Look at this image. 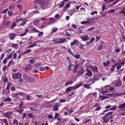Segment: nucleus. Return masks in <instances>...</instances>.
<instances>
[{"label": "nucleus", "instance_id": "obj_1", "mask_svg": "<svg viewBox=\"0 0 125 125\" xmlns=\"http://www.w3.org/2000/svg\"><path fill=\"white\" fill-rule=\"evenodd\" d=\"M112 114V112H109L107 114H106L105 116L102 117V119L104 121L103 123H107L108 122L109 120V119H112V118L113 116L112 115L110 116L109 118L107 117V116H109L110 115H111Z\"/></svg>", "mask_w": 125, "mask_h": 125}, {"label": "nucleus", "instance_id": "obj_2", "mask_svg": "<svg viewBox=\"0 0 125 125\" xmlns=\"http://www.w3.org/2000/svg\"><path fill=\"white\" fill-rule=\"evenodd\" d=\"M110 87V86L109 85H106L104 87L100 89V90L102 91L100 92V93H107L109 91V88Z\"/></svg>", "mask_w": 125, "mask_h": 125}, {"label": "nucleus", "instance_id": "obj_3", "mask_svg": "<svg viewBox=\"0 0 125 125\" xmlns=\"http://www.w3.org/2000/svg\"><path fill=\"white\" fill-rule=\"evenodd\" d=\"M21 73L18 72L15 73L12 75V78L14 79H20L21 78Z\"/></svg>", "mask_w": 125, "mask_h": 125}, {"label": "nucleus", "instance_id": "obj_4", "mask_svg": "<svg viewBox=\"0 0 125 125\" xmlns=\"http://www.w3.org/2000/svg\"><path fill=\"white\" fill-rule=\"evenodd\" d=\"M114 94H110V93L105 94L106 96H99V98H101V100H104L105 99L108 98L112 95H113Z\"/></svg>", "mask_w": 125, "mask_h": 125}, {"label": "nucleus", "instance_id": "obj_5", "mask_svg": "<svg viewBox=\"0 0 125 125\" xmlns=\"http://www.w3.org/2000/svg\"><path fill=\"white\" fill-rule=\"evenodd\" d=\"M13 113L12 112H9L6 113H4L3 115L4 116L6 117H8V118L10 119L11 117V115Z\"/></svg>", "mask_w": 125, "mask_h": 125}, {"label": "nucleus", "instance_id": "obj_6", "mask_svg": "<svg viewBox=\"0 0 125 125\" xmlns=\"http://www.w3.org/2000/svg\"><path fill=\"white\" fill-rule=\"evenodd\" d=\"M25 80L29 81L31 83L33 82L34 81V79L33 78H31L28 75H25Z\"/></svg>", "mask_w": 125, "mask_h": 125}, {"label": "nucleus", "instance_id": "obj_7", "mask_svg": "<svg viewBox=\"0 0 125 125\" xmlns=\"http://www.w3.org/2000/svg\"><path fill=\"white\" fill-rule=\"evenodd\" d=\"M81 39L83 40V41H86L90 39V37L87 35H84L80 37Z\"/></svg>", "mask_w": 125, "mask_h": 125}, {"label": "nucleus", "instance_id": "obj_8", "mask_svg": "<svg viewBox=\"0 0 125 125\" xmlns=\"http://www.w3.org/2000/svg\"><path fill=\"white\" fill-rule=\"evenodd\" d=\"M119 1V0H110L108 2H111V1H113V3L110 5L111 6H113L115 4L117 3Z\"/></svg>", "mask_w": 125, "mask_h": 125}, {"label": "nucleus", "instance_id": "obj_9", "mask_svg": "<svg viewBox=\"0 0 125 125\" xmlns=\"http://www.w3.org/2000/svg\"><path fill=\"white\" fill-rule=\"evenodd\" d=\"M86 70L87 72L85 73L86 75H87L89 76H91L92 75L93 73L90 70L88 69H86Z\"/></svg>", "mask_w": 125, "mask_h": 125}, {"label": "nucleus", "instance_id": "obj_10", "mask_svg": "<svg viewBox=\"0 0 125 125\" xmlns=\"http://www.w3.org/2000/svg\"><path fill=\"white\" fill-rule=\"evenodd\" d=\"M16 35L15 34L12 33L9 35V37L11 40H13L15 37Z\"/></svg>", "mask_w": 125, "mask_h": 125}, {"label": "nucleus", "instance_id": "obj_11", "mask_svg": "<svg viewBox=\"0 0 125 125\" xmlns=\"http://www.w3.org/2000/svg\"><path fill=\"white\" fill-rule=\"evenodd\" d=\"M32 67V66L30 64L27 65L26 67V69L28 71H29L31 69Z\"/></svg>", "mask_w": 125, "mask_h": 125}, {"label": "nucleus", "instance_id": "obj_12", "mask_svg": "<svg viewBox=\"0 0 125 125\" xmlns=\"http://www.w3.org/2000/svg\"><path fill=\"white\" fill-rule=\"evenodd\" d=\"M59 107V105L57 104H56L53 106V110L55 111H58L59 110L58 107Z\"/></svg>", "mask_w": 125, "mask_h": 125}, {"label": "nucleus", "instance_id": "obj_13", "mask_svg": "<svg viewBox=\"0 0 125 125\" xmlns=\"http://www.w3.org/2000/svg\"><path fill=\"white\" fill-rule=\"evenodd\" d=\"M91 68L94 71L97 72V71L98 68L96 66H91Z\"/></svg>", "mask_w": 125, "mask_h": 125}, {"label": "nucleus", "instance_id": "obj_14", "mask_svg": "<svg viewBox=\"0 0 125 125\" xmlns=\"http://www.w3.org/2000/svg\"><path fill=\"white\" fill-rule=\"evenodd\" d=\"M73 66L74 67V73H75L77 71V70L78 67V65L77 64H75V66L73 65Z\"/></svg>", "mask_w": 125, "mask_h": 125}, {"label": "nucleus", "instance_id": "obj_15", "mask_svg": "<svg viewBox=\"0 0 125 125\" xmlns=\"http://www.w3.org/2000/svg\"><path fill=\"white\" fill-rule=\"evenodd\" d=\"M36 2L40 4H42L44 2V1L42 0H37L36 1Z\"/></svg>", "mask_w": 125, "mask_h": 125}, {"label": "nucleus", "instance_id": "obj_16", "mask_svg": "<svg viewBox=\"0 0 125 125\" xmlns=\"http://www.w3.org/2000/svg\"><path fill=\"white\" fill-rule=\"evenodd\" d=\"M122 82L120 81H118L115 85V86L116 87L120 86L122 84Z\"/></svg>", "mask_w": 125, "mask_h": 125}, {"label": "nucleus", "instance_id": "obj_17", "mask_svg": "<svg viewBox=\"0 0 125 125\" xmlns=\"http://www.w3.org/2000/svg\"><path fill=\"white\" fill-rule=\"evenodd\" d=\"M12 47L14 48H18V44H17L12 43Z\"/></svg>", "mask_w": 125, "mask_h": 125}, {"label": "nucleus", "instance_id": "obj_18", "mask_svg": "<svg viewBox=\"0 0 125 125\" xmlns=\"http://www.w3.org/2000/svg\"><path fill=\"white\" fill-rule=\"evenodd\" d=\"M110 63L109 61H108L106 62V63L104 62H103V64L105 67H107L109 64Z\"/></svg>", "mask_w": 125, "mask_h": 125}, {"label": "nucleus", "instance_id": "obj_19", "mask_svg": "<svg viewBox=\"0 0 125 125\" xmlns=\"http://www.w3.org/2000/svg\"><path fill=\"white\" fill-rule=\"evenodd\" d=\"M125 107V103H124L122 104H120L118 106V108L120 109H121Z\"/></svg>", "mask_w": 125, "mask_h": 125}, {"label": "nucleus", "instance_id": "obj_20", "mask_svg": "<svg viewBox=\"0 0 125 125\" xmlns=\"http://www.w3.org/2000/svg\"><path fill=\"white\" fill-rule=\"evenodd\" d=\"M16 25L17 24L15 22H13L12 25L10 27V29L11 30H13V28L16 26Z\"/></svg>", "mask_w": 125, "mask_h": 125}, {"label": "nucleus", "instance_id": "obj_21", "mask_svg": "<svg viewBox=\"0 0 125 125\" xmlns=\"http://www.w3.org/2000/svg\"><path fill=\"white\" fill-rule=\"evenodd\" d=\"M97 80H98L96 79V76L93 77V78L91 80V81L92 82V84H93L95 81Z\"/></svg>", "mask_w": 125, "mask_h": 125}, {"label": "nucleus", "instance_id": "obj_22", "mask_svg": "<svg viewBox=\"0 0 125 125\" xmlns=\"http://www.w3.org/2000/svg\"><path fill=\"white\" fill-rule=\"evenodd\" d=\"M70 5L69 3H67L66 5L64 7V10L69 8Z\"/></svg>", "mask_w": 125, "mask_h": 125}, {"label": "nucleus", "instance_id": "obj_23", "mask_svg": "<svg viewBox=\"0 0 125 125\" xmlns=\"http://www.w3.org/2000/svg\"><path fill=\"white\" fill-rule=\"evenodd\" d=\"M59 42L60 43H63L64 42L66 41V40L65 39H62V38H60L59 39Z\"/></svg>", "mask_w": 125, "mask_h": 125}, {"label": "nucleus", "instance_id": "obj_24", "mask_svg": "<svg viewBox=\"0 0 125 125\" xmlns=\"http://www.w3.org/2000/svg\"><path fill=\"white\" fill-rule=\"evenodd\" d=\"M90 23V21H84V22H81V24H89Z\"/></svg>", "mask_w": 125, "mask_h": 125}, {"label": "nucleus", "instance_id": "obj_25", "mask_svg": "<svg viewBox=\"0 0 125 125\" xmlns=\"http://www.w3.org/2000/svg\"><path fill=\"white\" fill-rule=\"evenodd\" d=\"M35 62V60L34 59H31L29 60V62L31 64H33Z\"/></svg>", "mask_w": 125, "mask_h": 125}, {"label": "nucleus", "instance_id": "obj_26", "mask_svg": "<svg viewBox=\"0 0 125 125\" xmlns=\"http://www.w3.org/2000/svg\"><path fill=\"white\" fill-rule=\"evenodd\" d=\"M50 21L51 23H53L55 22V19L53 18H50Z\"/></svg>", "mask_w": 125, "mask_h": 125}, {"label": "nucleus", "instance_id": "obj_27", "mask_svg": "<svg viewBox=\"0 0 125 125\" xmlns=\"http://www.w3.org/2000/svg\"><path fill=\"white\" fill-rule=\"evenodd\" d=\"M72 87H70L68 88L66 90V92L67 93H68V92H70L72 90Z\"/></svg>", "mask_w": 125, "mask_h": 125}, {"label": "nucleus", "instance_id": "obj_28", "mask_svg": "<svg viewBox=\"0 0 125 125\" xmlns=\"http://www.w3.org/2000/svg\"><path fill=\"white\" fill-rule=\"evenodd\" d=\"M27 22V20H26V19H25L21 23H20V25H24Z\"/></svg>", "mask_w": 125, "mask_h": 125}, {"label": "nucleus", "instance_id": "obj_29", "mask_svg": "<svg viewBox=\"0 0 125 125\" xmlns=\"http://www.w3.org/2000/svg\"><path fill=\"white\" fill-rule=\"evenodd\" d=\"M85 72L83 68H82V69L80 70L79 72V74L81 75L82 74Z\"/></svg>", "mask_w": 125, "mask_h": 125}, {"label": "nucleus", "instance_id": "obj_30", "mask_svg": "<svg viewBox=\"0 0 125 125\" xmlns=\"http://www.w3.org/2000/svg\"><path fill=\"white\" fill-rule=\"evenodd\" d=\"M73 82V81H72L68 82L65 83V85L66 86H67L69 84H72Z\"/></svg>", "mask_w": 125, "mask_h": 125}, {"label": "nucleus", "instance_id": "obj_31", "mask_svg": "<svg viewBox=\"0 0 125 125\" xmlns=\"http://www.w3.org/2000/svg\"><path fill=\"white\" fill-rule=\"evenodd\" d=\"M2 121L4 123H5V125H9L7 120L6 119H3Z\"/></svg>", "mask_w": 125, "mask_h": 125}, {"label": "nucleus", "instance_id": "obj_32", "mask_svg": "<svg viewBox=\"0 0 125 125\" xmlns=\"http://www.w3.org/2000/svg\"><path fill=\"white\" fill-rule=\"evenodd\" d=\"M38 20H34L33 22V24L34 25H36L38 23Z\"/></svg>", "mask_w": 125, "mask_h": 125}, {"label": "nucleus", "instance_id": "obj_33", "mask_svg": "<svg viewBox=\"0 0 125 125\" xmlns=\"http://www.w3.org/2000/svg\"><path fill=\"white\" fill-rule=\"evenodd\" d=\"M65 1H64H64H62V2L59 5V7L62 8V7H63L64 5V2Z\"/></svg>", "mask_w": 125, "mask_h": 125}, {"label": "nucleus", "instance_id": "obj_34", "mask_svg": "<svg viewBox=\"0 0 125 125\" xmlns=\"http://www.w3.org/2000/svg\"><path fill=\"white\" fill-rule=\"evenodd\" d=\"M118 63V65H117V66L116 67L117 69L119 70L122 67V66L120 62L119 63Z\"/></svg>", "mask_w": 125, "mask_h": 125}, {"label": "nucleus", "instance_id": "obj_35", "mask_svg": "<svg viewBox=\"0 0 125 125\" xmlns=\"http://www.w3.org/2000/svg\"><path fill=\"white\" fill-rule=\"evenodd\" d=\"M67 111L68 112V113H69V114H71L72 113L73 111V110L72 109H69L68 108L67 109Z\"/></svg>", "mask_w": 125, "mask_h": 125}, {"label": "nucleus", "instance_id": "obj_36", "mask_svg": "<svg viewBox=\"0 0 125 125\" xmlns=\"http://www.w3.org/2000/svg\"><path fill=\"white\" fill-rule=\"evenodd\" d=\"M59 40V39H56L55 40H53V42H54V44H57L58 43H59V41H56L58 40Z\"/></svg>", "mask_w": 125, "mask_h": 125}, {"label": "nucleus", "instance_id": "obj_37", "mask_svg": "<svg viewBox=\"0 0 125 125\" xmlns=\"http://www.w3.org/2000/svg\"><path fill=\"white\" fill-rule=\"evenodd\" d=\"M23 111V110L22 109H19L17 110V112L20 114H21L22 113Z\"/></svg>", "mask_w": 125, "mask_h": 125}, {"label": "nucleus", "instance_id": "obj_38", "mask_svg": "<svg viewBox=\"0 0 125 125\" xmlns=\"http://www.w3.org/2000/svg\"><path fill=\"white\" fill-rule=\"evenodd\" d=\"M5 102H10L11 101V99L10 98H6L4 100Z\"/></svg>", "mask_w": 125, "mask_h": 125}, {"label": "nucleus", "instance_id": "obj_39", "mask_svg": "<svg viewBox=\"0 0 125 125\" xmlns=\"http://www.w3.org/2000/svg\"><path fill=\"white\" fill-rule=\"evenodd\" d=\"M57 28L55 27L53 28L52 29V33L55 32L57 31Z\"/></svg>", "mask_w": 125, "mask_h": 125}, {"label": "nucleus", "instance_id": "obj_40", "mask_svg": "<svg viewBox=\"0 0 125 125\" xmlns=\"http://www.w3.org/2000/svg\"><path fill=\"white\" fill-rule=\"evenodd\" d=\"M18 123V121L16 120H14L13 122V124L15 125H17Z\"/></svg>", "mask_w": 125, "mask_h": 125}, {"label": "nucleus", "instance_id": "obj_41", "mask_svg": "<svg viewBox=\"0 0 125 125\" xmlns=\"http://www.w3.org/2000/svg\"><path fill=\"white\" fill-rule=\"evenodd\" d=\"M89 85L87 84H84L83 85L84 86L85 88H87V89H89L90 88V87H89Z\"/></svg>", "mask_w": 125, "mask_h": 125}, {"label": "nucleus", "instance_id": "obj_42", "mask_svg": "<svg viewBox=\"0 0 125 125\" xmlns=\"http://www.w3.org/2000/svg\"><path fill=\"white\" fill-rule=\"evenodd\" d=\"M14 8L15 6L13 5H10L9 7V9L10 10H12L13 9H14Z\"/></svg>", "mask_w": 125, "mask_h": 125}, {"label": "nucleus", "instance_id": "obj_43", "mask_svg": "<svg viewBox=\"0 0 125 125\" xmlns=\"http://www.w3.org/2000/svg\"><path fill=\"white\" fill-rule=\"evenodd\" d=\"M26 100L29 101H30L31 99V97L30 96L28 95H27L26 97Z\"/></svg>", "mask_w": 125, "mask_h": 125}, {"label": "nucleus", "instance_id": "obj_44", "mask_svg": "<svg viewBox=\"0 0 125 125\" xmlns=\"http://www.w3.org/2000/svg\"><path fill=\"white\" fill-rule=\"evenodd\" d=\"M41 64H40L39 63H36L35 65H34V66L36 67H39L40 66H41Z\"/></svg>", "mask_w": 125, "mask_h": 125}, {"label": "nucleus", "instance_id": "obj_45", "mask_svg": "<svg viewBox=\"0 0 125 125\" xmlns=\"http://www.w3.org/2000/svg\"><path fill=\"white\" fill-rule=\"evenodd\" d=\"M8 15L9 16H11L13 15V12L11 11H9L8 13Z\"/></svg>", "mask_w": 125, "mask_h": 125}, {"label": "nucleus", "instance_id": "obj_46", "mask_svg": "<svg viewBox=\"0 0 125 125\" xmlns=\"http://www.w3.org/2000/svg\"><path fill=\"white\" fill-rule=\"evenodd\" d=\"M103 46L102 45H100L98 47V49L99 50H101L103 48Z\"/></svg>", "mask_w": 125, "mask_h": 125}, {"label": "nucleus", "instance_id": "obj_47", "mask_svg": "<svg viewBox=\"0 0 125 125\" xmlns=\"http://www.w3.org/2000/svg\"><path fill=\"white\" fill-rule=\"evenodd\" d=\"M43 33L42 32H40L38 34V36L40 37L41 36H42L43 35Z\"/></svg>", "mask_w": 125, "mask_h": 125}, {"label": "nucleus", "instance_id": "obj_48", "mask_svg": "<svg viewBox=\"0 0 125 125\" xmlns=\"http://www.w3.org/2000/svg\"><path fill=\"white\" fill-rule=\"evenodd\" d=\"M115 11V9H113L110 10H109V11L108 12L109 13H114Z\"/></svg>", "mask_w": 125, "mask_h": 125}, {"label": "nucleus", "instance_id": "obj_49", "mask_svg": "<svg viewBox=\"0 0 125 125\" xmlns=\"http://www.w3.org/2000/svg\"><path fill=\"white\" fill-rule=\"evenodd\" d=\"M120 62L122 66L124 65L125 64V60H123L121 62Z\"/></svg>", "mask_w": 125, "mask_h": 125}, {"label": "nucleus", "instance_id": "obj_50", "mask_svg": "<svg viewBox=\"0 0 125 125\" xmlns=\"http://www.w3.org/2000/svg\"><path fill=\"white\" fill-rule=\"evenodd\" d=\"M95 29V28L94 27H92L91 28L87 30L86 31H92L93 30H94Z\"/></svg>", "mask_w": 125, "mask_h": 125}, {"label": "nucleus", "instance_id": "obj_51", "mask_svg": "<svg viewBox=\"0 0 125 125\" xmlns=\"http://www.w3.org/2000/svg\"><path fill=\"white\" fill-rule=\"evenodd\" d=\"M116 109V107L115 105H114L112 106V108H111L110 109L111 110H115Z\"/></svg>", "mask_w": 125, "mask_h": 125}, {"label": "nucleus", "instance_id": "obj_52", "mask_svg": "<svg viewBox=\"0 0 125 125\" xmlns=\"http://www.w3.org/2000/svg\"><path fill=\"white\" fill-rule=\"evenodd\" d=\"M17 7L21 10L22 9V6L20 5H19L17 6Z\"/></svg>", "mask_w": 125, "mask_h": 125}, {"label": "nucleus", "instance_id": "obj_53", "mask_svg": "<svg viewBox=\"0 0 125 125\" xmlns=\"http://www.w3.org/2000/svg\"><path fill=\"white\" fill-rule=\"evenodd\" d=\"M26 114L24 113H23L22 115V118L23 119L24 118L26 117Z\"/></svg>", "mask_w": 125, "mask_h": 125}, {"label": "nucleus", "instance_id": "obj_54", "mask_svg": "<svg viewBox=\"0 0 125 125\" xmlns=\"http://www.w3.org/2000/svg\"><path fill=\"white\" fill-rule=\"evenodd\" d=\"M75 41H76V40H74L73 41V42H72L71 44V46H73L74 44H75Z\"/></svg>", "mask_w": 125, "mask_h": 125}, {"label": "nucleus", "instance_id": "obj_55", "mask_svg": "<svg viewBox=\"0 0 125 125\" xmlns=\"http://www.w3.org/2000/svg\"><path fill=\"white\" fill-rule=\"evenodd\" d=\"M10 83H9L7 84V87L6 88V89L7 90H9V89L10 87Z\"/></svg>", "mask_w": 125, "mask_h": 125}, {"label": "nucleus", "instance_id": "obj_56", "mask_svg": "<svg viewBox=\"0 0 125 125\" xmlns=\"http://www.w3.org/2000/svg\"><path fill=\"white\" fill-rule=\"evenodd\" d=\"M58 116H59L58 114V113H55V116L54 117V118L55 119H56L57 118H58Z\"/></svg>", "mask_w": 125, "mask_h": 125}, {"label": "nucleus", "instance_id": "obj_57", "mask_svg": "<svg viewBox=\"0 0 125 125\" xmlns=\"http://www.w3.org/2000/svg\"><path fill=\"white\" fill-rule=\"evenodd\" d=\"M33 31H34V32H39V31L36 29L35 28H34L33 29Z\"/></svg>", "mask_w": 125, "mask_h": 125}, {"label": "nucleus", "instance_id": "obj_58", "mask_svg": "<svg viewBox=\"0 0 125 125\" xmlns=\"http://www.w3.org/2000/svg\"><path fill=\"white\" fill-rule=\"evenodd\" d=\"M97 12L96 11H94L92 12L91 13V14L92 15H94V14H97Z\"/></svg>", "mask_w": 125, "mask_h": 125}, {"label": "nucleus", "instance_id": "obj_59", "mask_svg": "<svg viewBox=\"0 0 125 125\" xmlns=\"http://www.w3.org/2000/svg\"><path fill=\"white\" fill-rule=\"evenodd\" d=\"M48 118L52 119L53 118V117L51 115H48Z\"/></svg>", "mask_w": 125, "mask_h": 125}, {"label": "nucleus", "instance_id": "obj_60", "mask_svg": "<svg viewBox=\"0 0 125 125\" xmlns=\"http://www.w3.org/2000/svg\"><path fill=\"white\" fill-rule=\"evenodd\" d=\"M77 59H79L80 57V55H73Z\"/></svg>", "mask_w": 125, "mask_h": 125}, {"label": "nucleus", "instance_id": "obj_61", "mask_svg": "<svg viewBox=\"0 0 125 125\" xmlns=\"http://www.w3.org/2000/svg\"><path fill=\"white\" fill-rule=\"evenodd\" d=\"M83 46H85V45H81L79 46V48L81 49H83L84 48Z\"/></svg>", "mask_w": 125, "mask_h": 125}, {"label": "nucleus", "instance_id": "obj_62", "mask_svg": "<svg viewBox=\"0 0 125 125\" xmlns=\"http://www.w3.org/2000/svg\"><path fill=\"white\" fill-rule=\"evenodd\" d=\"M28 116L30 117H34L33 115L31 113H29L28 114Z\"/></svg>", "mask_w": 125, "mask_h": 125}, {"label": "nucleus", "instance_id": "obj_63", "mask_svg": "<svg viewBox=\"0 0 125 125\" xmlns=\"http://www.w3.org/2000/svg\"><path fill=\"white\" fill-rule=\"evenodd\" d=\"M7 58H5V59H4V60H3V63L4 64H5L6 62V61L7 60Z\"/></svg>", "mask_w": 125, "mask_h": 125}, {"label": "nucleus", "instance_id": "obj_64", "mask_svg": "<svg viewBox=\"0 0 125 125\" xmlns=\"http://www.w3.org/2000/svg\"><path fill=\"white\" fill-rule=\"evenodd\" d=\"M59 102L61 103H62L63 102H65L66 100L65 99H63L60 100Z\"/></svg>", "mask_w": 125, "mask_h": 125}]
</instances>
